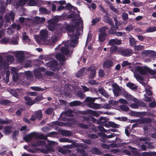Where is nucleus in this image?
<instances>
[{
	"instance_id": "obj_4",
	"label": "nucleus",
	"mask_w": 156,
	"mask_h": 156,
	"mask_svg": "<svg viewBox=\"0 0 156 156\" xmlns=\"http://www.w3.org/2000/svg\"><path fill=\"white\" fill-rule=\"evenodd\" d=\"M46 139V137L43 134L39 135L37 133L35 132L31 133L25 136L23 139L26 142H28L33 139Z\"/></svg>"
},
{
	"instance_id": "obj_64",
	"label": "nucleus",
	"mask_w": 156,
	"mask_h": 156,
	"mask_svg": "<svg viewBox=\"0 0 156 156\" xmlns=\"http://www.w3.org/2000/svg\"><path fill=\"white\" fill-rule=\"evenodd\" d=\"M129 43L131 45H134L136 44V42L134 38L133 37L130 38L129 39Z\"/></svg>"
},
{
	"instance_id": "obj_46",
	"label": "nucleus",
	"mask_w": 156,
	"mask_h": 156,
	"mask_svg": "<svg viewBox=\"0 0 156 156\" xmlns=\"http://www.w3.org/2000/svg\"><path fill=\"white\" fill-rule=\"evenodd\" d=\"M156 31V27H150L148 28L146 30V31L147 32H151Z\"/></svg>"
},
{
	"instance_id": "obj_19",
	"label": "nucleus",
	"mask_w": 156,
	"mask_h": 156,
	"mask_svg": "<svg viewBox=\"0 0 156 156\" xmlns=\"http://www.w3.org/2000/svg\"><path fill=\"white\" fill-rule=\"evenodd\" d=\"M139 124H147L151 122V119L148 118H140L139 119Z\"/></svg>"
},
{
	"instance_id": "obj_32",
	"label": "nucleus",
	"mask_w": 156,
	"mask_h": 156,
	"mask_svg": "<svg viewBox=\"0 0 156 156\" xmlns=\"http://www.w3.org/2000/svg\"><path fill=\"white\" fill-rule=\"evenodd\" d=\"M99 92L102 95L104 96L105 97L108 98L109 97V95L108 94L106 91L102 88H100L98 90Z\"/></svg>"
},
{
	"instance_id": "obj_58",
	"label": "nucleus",
	"mask_w": 156,
	"mask_h": 156,
	"mask_svg": "<svg viewBox=\"0 0 156 156\" xmlns=\"http://www.w3.org/2000/svg\"><path fill=\"white\" fill-rule=\"evenodd\" d=\"M122 18L124 20H126L128 18V14L126 12H123L122 13Z\"/></svg>"
},
{
	"instance_id": "obj_61",
	"label": "nucleus",
	"mask_w": 156,
	"mask_h": 156,
	"mask_svg": "<svg viewBox=\"0 0 156 156\" xmlns=\"http://www.w3.org/2000/svg\"><path fill=\"white\" fill-rule=\"evenodd\" d=\"M9 42L10 40L7 37H5L4 38H3L1 41V42L2 43H5Z\"/></svg>"
},
{
	"instance_id": "obj_37",
	"label": "nucleus",
	"mask_w": 156,
	"mask_h": 156,
	"mask_svg": "<svg viewBox=\"0 0 156 156\" xmlns=\"http://www.w3.org/2000/svg\"><path fill=\"white\" fill-rule=\"evenodd\" d=\"M107 3L108 5L109 6L112 10L116 13H118V11L116 8L114 6L112 3L109 2H108Z\"/></svg>"
},
{
	"instance_id": "obj_55",
	"label": "nucleus",
	"mask_w": 156,
	"mask_h": 156,
	"mask_svg": "<svg viewBox=\"0 0 156 156\" xmlns=\"http://www.w3.org/2000/svg\"><path fill=\"white\" fill-rule=\"evenodd\" d=\"M100 18L99 17L93 19L92 21V25H95L96 23L100 21Z\"/></svg>"
},
{
	"instance_id": "obj_16",
	"label": "nucleus",
	"mask_w": 156,
	"mask_h": 156,
	"mask_svg": "<svg viewBox=\"0 0 156 156\" xmlns=\"http://www.w3.org/2000/svg\"><path fill=\"white\" fill-rule=\"evenodd\" d=\"M14 16L15 13L12 12H10L9 13L7 14L5 17L6 22H9L10 20L13 21L14 20Z\"/></svg>"
},
{
	"instance_id": "obj_40",
	"label": "nucleus",
	"mask_w": 156,
	"mask_h": 156,
	"mask_svg": "<svg viewBox=\"0 0 156 156\" xmlns=\"http://www.w3.org/2000/svg\"><path fill=\"white\" fill-rule=\"evenodd\" d=\"M45 144V142L43 140H38L35 143L32 145L34 146H38L43 145Z\"/></svg>"
},
{
	"instance_id": "obj_14",
	"label": "nucleus",
	"mask_w": 156,
	"mask_h": 156,
	"mask_svg": "<svg viewBox=\"0 0 156 156\" xmlns=\"http://www.w3.org/2000/svg\"><path fill=\"white\" fill-rule=\"evenodd\" d=\"M43 97L41 95L38 96L37 97L32 101L27 102L26 103V105H32L37 102L41 101L43 99Z\"/></svg>"
},
{
	"instance_id": "obj_23",
	"label": "nucleus",
	"mask_w": 156,
	"mask_h": 156,
	"mask_svg": "<svg viewBox=\"0 0 156 156\" xmlns=\"http://www.w3.org/2000/svg\"><path fill=\"white\" fill-rule=\"evenodd\" d=\"M113 65V63L112 61L108 60L104 62L103 64V66L104 67L108 68L112 67Z\"/></svg>"
},
{
	"instance_id": "obj_12",
	"label": "nucleus",
	"mask_w": 156,
	"mask_h": 156,
	"mask_svg": "<svg viewBox=\"0 0 156 156\" xmlns=\"http://www.w3.org/2000/svg\"><path fill=\"white\" fill-rule=\"evenodd\" d=\"M16 56L20 62L23 61L24 59L25 54L22 51H18L16 53Z\"/></svg>"
},
{
	"instance_id": "obj_1",
	"label": "nucleus",
	"mask_w": 156,
	"mask_h": 156,
	"mask_svg": "<svg viewBox=\"0 0 156 156\" xmlns=\"http://www.w3.org/2000/svg\"><path fill=\"white\" fill-rule=\"evenodd\" d=\"M73 16L74 19L72 22L66 27L68 34L70 37V40L65 43L60 49L61 52L65 55L71 54L73 49L77 44L78 36L80 34V31L82 29L83 25V21L78 14L73 15Z\"/></svg>"
},
{
	"instance_id": "obj_45",
	"label": "nucleus",
	"mask_w": 156,
	"mask_h": 156,
	"mask_svg": "<svg viewBox=\"0 0 156 156\" xmlns=\"http://www.w3.org/2000/svg\"><path fill=\"white\" fill-rule=\"evenodd\" d=\"M31 88L33 90L38 91H43L45 90L38 87H31Z\"/></svg>"
},
{
	"instance_id": "obj_63",
	"label": "nucleus",
	"mask_w": 156,
	"mask_h": 156,
	"mask_svg": "<svg viewBox=\"0 0 156 156\" xmlns=\"http://www.w3.org/2000/svg\"><path fill=\"white\" fill-rule=\"evenodd\" d=\"M62 135L64 136H68L70 134V132L64 130L62 132Z\"/></svg>"
},
{
	"instance_id": "obj_11",
	"label": "nucleus",
	"mask_w": 156,
	"mask_h": 156,
	"mask_svg": "<svg viewBox=\"0 0 156 156\" xmlns=\"http://www.w3.org/2000/svg\"><path fill=\"white\" fill-rule=\"evenodd\" d=\"M12 28H11L10 27H9L8 29L7 32L9 34H13L14 31L13 28L16 29L18 30H19L21 29V27L19 25L16 24H12Z\"/></svg>"
},
{
	"instance_id": "obj_21",
	"label": "nucleus",
	"mask_w": 156,
	"mask_h": 156,
	"mask_svg": "<svg viewBox=\"0 0 156 156\" xmlns=\"http://www.w3.org/2000/svg\"><path fill=\"white\" fill-rule=\"evenodd\" d=\"M22 38L23 41L25 43H27L28 44H30V40L28 36L27 35L26 33L23 32L22 34Z\"/></svg>"
},
{
	"instance_id": "obj_48",
	"label": "nucleus",
	"mask_w": 156,
	"mask_h": 156,
	"mask_svg": "<svg viewBox=\"0 0 156 156\" xmlns=\"http://www.w3.org/2000/svg\"><path fill=\"white\" fill-rule=\"evenodd\" d=\"M108 123L110 126L112 127L118 128L119 126V125L111 122H108Z\"/></svg>"
},
{
	"instance_id": "obj_18",
	"label": "nucleus",
	"mask_w": 156,
	"mask_h": 156,
	"mask_svg": "<svg viewBox=\"0 0 156 156\" xmlns=\"http://www.w3.org/2000/svg\"><path fill=\"white\" fill-rule=\"evenodd\" d=\"M57 65V62L55 60H51L47 63V66L50 67L52 70L55 69H54V68L56 67Z\"/></svg>"
},
{
	"instance_id": "obj_26",
	"label": "nucleus",
	"mask_w": 156,
	"mask_h": 156,
	"mask_svg": "<svg viewBox=\"0 0 156 156\" xmlns=\"http://www.w3.org/2000/svg\"><path fill=\"white\" fill-rule=\"evenodd\" d=\"M19 37L18 36L13 37L11 40H10V42L11 44L15 45L18 44V40Z\"/></svg>"
},
{
	"instance_id": "obj_5",
	"label": "nucleus",
	"mask_w": 156,
	"mask_h": 156,
	"mask_svg": "<svg viewBox=\"0 0 156 156\" xmlns=\"http://www.w3.org/2000/svg\"><path fill=\"white\" fill-rule=\"evenodd\" d=\"M108 29L107 27H104L99 28L98 31L100 32L98 35V41L99 42H103L106 38L107 34L105 31Z\"/></svg>"
},
{
	"instance_id": "obj_28",
	"label": "nucleus",
	"mask_w": 156,
	"mask_h": 156,
	"mask_svg": "<svg viewBox=\"0 0 156 156\" xmlns=\"http://www.w3.org/2000/svg\"><path fill=\"white\" fill-rule=\"evenodd\" d=\"M145 88L146 93L149 96H150L152 94V92L151 90V87L148 85H144Z\"/></svg>"
},
{
	"instance_id": "obj_36",
	"label": "nucleus",
	"mask_w": 156,
	"mask_h": 156,
	"mask_svg": "<svg viewBox=\"0 0 156 156\" xmlns=\"http://www.w3.org/2000/svg\"><path fill=\"white\" fill-rule=\"evenodd\" d=\"M108 121V119H106L104 117H102L100 118L98 122V123L104 125V124L107 123Z\"/></svg>"
},
{
	"instance_id": "obj_41",
	"label": "nucleus",
	"mask_w": 156,
	"mask_h": 156,
	"mask_svg": "<svg viewBox=\"0 0 156 156\" xmlns=\"http://www.w3.org/2000/svg\"><path fill=\"white\" fill-rule=\"evenodd\" d=\"M153 51L151 50H145L142 52V55L143 57H145L152 53Z\"/></svg>"
},
{
	"instance_id": "obj_51",
	"label": "nucleus",
	"mask_w": 156,
	"mask_h": 156,
	"mask_svg": "<svg viewBox=\"0 0 156 156\" xmlns=\"http://www.w3.org/2000/svg\"><path fill=\"white\" fill-rule=\"evenodd\" d=\"M135 50H141L144 49V46L142 45H136L134 47Z\"/></svg>"
},
{
	"instance_id": "obj_7",
	"label": "nucleus",
	"mask_w": 156,
	"mask_h": 156,
	"mask_svg": "<svg viewBox=\"0 0 156 156\" xmlns=\"http://www.w3.org/2000/svg\"><path fill=\"white\" fill-rule=\"evenodd\" d=\"M59 17V16H55L54 19L48 20V28L49 30L52 31L54 30L55 26L56 23L58 22V18Z\"/></svg>"
},
{
	"instance_id": "obj_49",
	"label": "nucleus",
	"mask_w": 156,
	"mask_h": 156,
	"mask_svg": "<svg viewBox=\"0 0 156 156\" xmlns=\"http://www.w3.org/2000/svg\"><path fill=\"white\" fill-rule=\"evenodd\" d=\"M155 100L154 98L152 99V102L150 103L149 104V106L150 108H153L155 107L156 106V103L155 101Z\"/></svg>"
},
{
	"instance_id": "obj_42",
	"label": "nucleus",
	"mask_w": 156,
	"mask_h": 156,
	"mask_svg": "<svg viewBox=\"0 0 156 156\" xmlns=\"http://www.w3.org/2000/svg\"><path fill=\"white\" fill-rule=\"evenodd\" d=\"M81 103L80 101H75L69 103V105L71 106H76L80 105Z\"/></svg>"
},
{
	"instance_id": "obj_53",
	"label": "nucleus",
	"mask_w": 156,
	"mask_h": 156,
	"mask_svg": "<svg viewBox=\"0 0 156 156\" xmlns=\"http://www.w3.org/2000/svg\"><path fill=\"white\" fill-rule=\"evenodd\" d=\"M154 98H150L147 97L146 96V94L144 95V100L146 101L147 102H150L152 101V99Z\"/></svg>"
},
{
	"instance_id": "obj_22",
	"label": "nucleus",
	"mask_w": 156,
	"mask_h": 156,
	"mask_svg": "<svg viewBox=\"0 0 156 156\" xmlns=\"http://www.w3.org/2000/svg\"><path fill=\"white\" fill-rule=\"evenodd\" d=\"M88 106L94 109H99L101 108L100 105L96 103H89L88 104Z\"/></svg>"
},
{
	"instance_id": "obj_8",
	"label": "nucleus",
	"mask_w": 156,
	"mask_h": 156,
	"mask_svg": "<svg viewBox=\"0 0 156 156\" xmlns=\"http://www.w3.org/2000/svg\"><path fill=\"white\" fill-rule=\"evenodd\" d=\"M97 68L94 66H91L88 68L85 71L86 73H88V72H89L90 74L89 76V78H93L96 74V70Z\"/></svg>"
},
{
	"instance_id": "obj_13",
	"label": "nucleus",
	"mask_w": 156,
	"mask_h": 156,
	"mask_svg": "<svg viewBox=\"0 0 156 156\" xmlns=\"http://www.w3.org/2000/svg\"><path fill=\"white\" fill-rule=\"evenodd\" d=\"M133 53V51L130 49H126L123 50L122 48L120 54L123 56H128L131 55Z\"/></svg>"
},
{
	"instance_id": "obj_39",
	"label": "nucleus",
	"mask_w": 156,
	"mask_h": 156,
	"mask_svg": "<svg viewBox=\"0 0 156 156\" xmlns=\"http://www.w3.org/2000/svg\"><path fill=\"white\" fill-rule=\"evenodd\" d=\"M86 68H82L80 71H79L76 74V76L77 77H80L82 76L83 74V72L85 70Z\"/></svg>"
},
{
	"instance_id": "obj_38",
	"label": "nucleus",
	"mask_w": 156,
	"mask_h": 156,
	"mask_svg": "<svg viewBox=\"0 0 156 156\" xmlns=\"http://www.w3.org/2000/svg\"><path fill=\"white\" fill-rule=\"evenodd\" d=\"M143 156H156V152H143L142 154Z\"/></svg>"
},
{
	"instance_id": "obj_29",
	"label": "nucleus",
	"mask_w": 156,
	"mask_h": 156,
	"mask_svg": "<svg viewBox=\"0 0 156 156\" xmlns=\"http://www.w3.org/2000/svg\"><path fill=\"white\" fill-rule=\"evenodd\" d=\"M34 20L37 23H42L44 22L45 19L44 17L40 18L39 17L37 16L35 17Z\"/></svg>"
},
{
	"instance_id": "obj_17",
	"label": "nucleus",
	"mask_w": 156,
	"mask_h": 156,
	"mask_svg": "<svg viewBox=\"0 0 156 156\" xmlns=\"http://www.w3.org/2000/svg\"><path fill=\"white\" fill-rule=\"evenodd\" d=\"M11 70L13 80L15 81H16L18 78V69L15 67H12Z\"/></svg>"
},
{
	"instance_id": "obj_59",
	"label": "nucleus",
	"mask_w": 156,
	"mask_h": 156,
	"mask_svg": "<svg viewBox=\"0 0 156 156\" xmlns=\"http://www.w3.org/2000/svg\"><path fill=\"white\" fill-rule=\"evenodd\" d=\"M74 112L70 110L66 112V115L69 116H72L74 115Z\"/></svg>"
},
{
	"instance_id": "obj_15",
	"label": "nucleus",
	"mask_w": 156,
	"mask_h": 156,
	"mask_svg": "<svg viewBox=\"0 0 156 156\" xmlns=\"http://www.w3.org/2000/svg\"><path fill=\"white\" fill-rule=\"evenodd\" d=\"M28 1L27 4L30 6L38 5L41 2L40 0H28Z\"/></svg>"
},
{
	"instance_id": "obj_54",
	"label": "nucleus",
	"mask_w": 156,
	"mask_h": 156,
	"mask_svg": "<svg viewBox=\"0 0 156 156\" xmlns=\"http://www.w3.org/2000/svg\"><path fill=\"white\" fill-rule=\"evenodd\" d=\"M120 107L122 111L126 112L128 111L129 109L127 106L124 105H121L120 106Z\"/></svg>"
},
{
	"instance_id": "obj_6",
	"label": "nucleus",
	"mask_w": 156,
	"mask_h": 156,
	"mask_svg": "<svg viewBox=\"0 0 156 156\" xmlns=\"http://www.w3.org/2000/svg\"><path fill=\"white\" fill-rule=\"evenodd\" d=\"M5 56L7 57L8 61V62L5 63V62L3 61L2 58L1 56L0 55V67L3 68L4 69L6 68H7L8 65L14 60L13 57L12 55H8L7 54H6Z\"/></svg>"
},
{
	"instance_id": "obj_2",
	"label": "nucleus",
	"mask_w": 156,
	"mask_h": 156,
	"mask_svg": "<svg viewBox=\"0 0 156 156\" xmlns=\"http://www.w3.org/2000/svg\"><path fill=\"white\" fill-rule=\"evenodd\" d=\"M134 68L132 70L133 72L134 76L137 80H141L142 77L140 75H148V73L151 75L156 74V71L155 72L148 68L145 67L139 66L138 64H136L133 65Z\"/></svg>"
},
{
	"instance_id": "obj_30",
	"label": "nucleus",
	"mask_w": 156,
	"mask_h": 156,
	"mask_svg": "<svg viewBox=\"0 0 156 156\" xmlns=\"http://www.w3.org/2000/svg\"><path fill=\"white\" fill-rule=\"evenodd\" d=\"M103 20L105 22L110 24L112 26L114 25L112 21L109 17L107 16H104Z\"/></svg>"
},
{
	"instance_id": "obj_50",
	"label": "nucleus",
	"mask_w": 156,
	"mask_h": 156,
	"mask_svg": "<svg viewBox=\"0 0 156 156\" xmlns=\"http://www.w3.org/2000/svg\"><path fill=\"white\" fill-rule=\"evenodd\" d=\"M7 154V156H13L11 152L9 151L8 150H5V151L0 153V154Z\"/></svg>"
},
{
	"instance_id": "obj_20",
	"label": "nucleus",
	"mask_w": 156,
	"mask_h": 156,
	"mask_svg": "<svg viewBox=\"0 0 156 156\" xmlns=\"http://www.w3.org/2000/svg\"><path fill=\"white\" fill-rule=\"evenodd\" d=\"M124 97L128 101L133 100L134 101L136 102L137 101V100L131 95L129 93L125 92L123 94Z\"/></svg>"
},
{
	"instance_id": "obj_34",
	"label": "nucleus",
	"mask_w": 156,
	"mask_h": 156,
	"mask_svg": "<svg viewBox=\"0 0 156 156\" xmlns=\"http://www.w3.org/2000/svg\"><path fill=\"white\" fill-rule=\"evenodd\" d=\"M97 99V98H93L88 97L86 98L85 101L87 102V104L88 105L89 103H92L94 102L95 100Z\"/></svg>"
},
{
	"instance_id": "obj_9",
	"label": "nucleus",
	"mask_w": 156,
	"mask_h": 156,
	"mask_svg": "<svg viewBox=\"0 0 156 156\" xmlns=\"http://www.w3.org/2000/svg\"><path fill=\"white\" fill-rule=\"evenodd\" d=\"M113 88V91L115 96L117 97L124 90L123 89H121L116 84H114L112 85Z\"/></svg>"
},
{
	"instance_id": "obj_27",
	"label": "nucleus",
	"mask_w": 156,
	"mask_h": 156,
	"mask_svg": "<svg viewBox=\"0 0 156 156\" xmlns=\"http://www.w3.org/2000/svg\"><path fill=\"white\" fill-rule=\"evenodd\" d=\"M99 136L104 138H110L115 136V134H112L110 135H107L106 134L103 133H100L99 134Z\"/></svg>"
},
{
	"instance_id": "obj_35",
	"label": "nucleus",
	"mask_w": 156,
	"mask_h": 156,
	"mask_svg": "<svg viewBox=\"0 0 156 156\" xmlns=\"http://www.w3.org/2000/svg\"><path fill=\"white\" fill-rule=\"evenodd\" d=\"M55 58L57 60L61 61H64L65 60L64 56L61 55V54L57 55L55 56Z\"/></svg>"
},
{
	"instance_id": "obj_25",
	"label": "nucleus",
	"mask_w": 156,
	"mask_h": 156,
	"mask_svg": "<svg viewBox=\"0 0 156 156\" xmlns=\"http://www.w3.org/2000/svg\"><path fill=\"white\" fill-rule=\"evenodd\" d=\"M12 130V128L11 126H6L4 128L3 133L6 135L10 134Z\"/></svg>"
},
{
	"instance_id": "obj_52",
	"label": "nucleus",
	"mask_w": 156,
	"mask_h": 156,
	"mask_svg": "<svg viewBox=\"0 0 156 156\" xmlns=\"http://www.w3.org/2000/svg\"><path fill=\"white\" fill-rule=\"evenodd\" d=\"M133 25L131 24H130L127 25V26L126 27L125 30L127 31H130L132 30L133 29Z\"/></svg>"
},
{
	"instance_id": "obj_44",
	"label": "nucleus",
	"mask_w": 156,
	"mask_h": 156,
	"mask_svg": "<svg viewBox=\"0 0 156 156\" xmlns=\"http://www.w3.org/2000/svg\"><path fill=\"white\" fill-rule=\"evenodd\" d=\"M35 115L37 118L39 119H41L42 116V114L41 111L40 110L37 111Z\"/></svg>"
},
{
	"instance_id": "obj_31",
	"label": "nucleus",
	"mask_w": 156,
	"mask_h": 156,
	"mask_svg": "<svg viewBox=\"0 0 156 156\" xmlns=\"http://www.w3.org/2000/svg\"><path fill=\"white\" fill-rule=\"evenodd\" d=\"M138 116H148L151 115V114L147 112H140L138 113Z\"/></svg>"
},
{
	"instance_id": "obj_3",
	"label": "nucleus",
	"mask_w": 156,
	"mask_h": 156,
	"mask_svg": "<svg viewBox=\"0 0 156 156\" xmlns=\"http://www.w3.org/2000/svg\"><path fill=\"white\" fill-rule=\"evenodd\" d=\"M48 31L47 30H41L39 35H36L35 37L36 41L39 44H51L55 42L57 39L55 37H53L49 40H48Z\"/></svg>"
},
{
	"instance_id": "obj_47",
	"label": "nucleus",
	"mask_w": 156,
	"mask_h": 156,
	"mask_svg": "<svg viewBox=\"0 0 156 156\" xmlns=\"http://www.w3.org/2000/svg\"><path fill=\"white\" fill-rule=\"evenodd\" d=\"M28 0H20L17 3V5L23 6L25 5L26 2Z\"/></svg>"
},
{
	"instance_id": "obj_60",
	"label": "nucleus",
	"mask_w": 156,
	"mask_h": 156,
	"mask_svg": "<svg viewBox=\"0 0 156 156\" xmlns=\"http://www.w3.org/2000/svg\"><path fill=\"white\" fill-rule=\"evenodd\" d=\"M110 104L112 105L113 106H117L118 105V102L115 101H109Z\"/></svg>"
},
{
	"instance_id": "obj_62",
	"label": "nucleus",
	"mask_w": 156,
	"mask_h": 156,
	"mask_svg": "<svg viewBox=\"0 0 156 156\" xmlns=\"http://www.w3.org/2000/svg\"><path fill=\"white\" fill-rule=\"evenodd\" d=\"M115 41L114 39L109 40L108 41V43L107 45H112V46H114V45H115Z\"/></svg>"
},
{
	"instance_id": "obj_57",
	"label": "nucleus",
	"mask_w": 156,
	"mask_h": 156,
	"mask_svg": "<svg viewBox=\"0 0 156 156\" xmlns=\"http://www.w3.org/2000/svg\"><path fill=\"white\" fill-rule=\"evenodd\" d=\"M10 122V120H9L7 119H5L3 120L2 119H0V124H8Z\"/></svg>"
},
{
	"instance_id": "obj_56",
	"label": "nucleus",
	"mask_w": 156,
	"mask_h": 156,
	"mask_svg": "<svg viewBox=\"0 0 156 156\" xmlns=\"http://www.w3.org/2000/svg\"><path fill=\"white\" fill-rule=\"evenodd\" d=\"M101 108L107 109H109L111 108V105L108 104H105L102 106H101Z\"/></svg>"
},
{
	"instance_id": "obj_43",
	"label": "nucleus",
	"mask_w": 156,
	"mask_h": 156,
	"mask_svg": "<svg viewBox=\"0 0 156 156\" xmlns=\"http://www.w3.org/2000/svg\"><path fill=\"white\" fill-rule=\"evenodd\" d=\"M126 86L132 90H135L137 88V87L135 85L131 83H128L126 84Z\"/></svg>"
},
{
	"instance_id": "obj_24",
	"label": "nucleus",
	"mask_w": 156,
	"mask_h": 156,
	"mask_svg": "<svg viewBox=\"0 0 156 156\" xmlns=\"http://www.w3.org/2000/svg\"><path fill=\"white\" fill-rule=\"evenodd\" d=\"M86 112L89 115H92L95 117H98L99 116V114L98 112L91 110H87Z\"/></svg>"
},
{
	"instance_id": "obj_10",
	"label": "nucleus",
	"mask_w": 156,
	"mask_h": 156,
	"mask_svg": "<svg viewBox=\"0 0 156 156\" xmlns=\"http://www.w3.org/2000/svg\"><path fill=\"white\" fill-rule=\"evenodd\" d=\"M110 53L111 54H113L114 53H120L122 51V48L121 47L118 48L117 46H113L110 48Z\"/></svg>"
},
{
	"instance_id": "obj_33",
	"label": "nucleus",
	"mask_w": 156,
	"mask_h": 156,
	"mask_svg": "<svg viewBox=\"0 0 156 156\" xmlns=\"http://www.w3.org/2000/svg\"><path fill=\"white\" fill-rule=\"evenodd\" d=\"M39 11L40 13L41 14H48L50 12L48 10L46 9L43 7H41L40 8Z\"/></svg>"
}]
</instances>
